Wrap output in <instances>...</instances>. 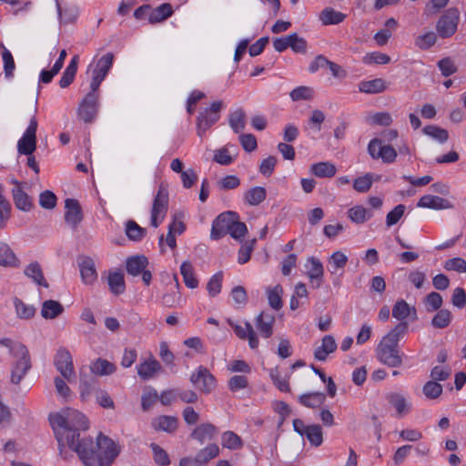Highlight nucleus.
<instances>
[{"label":"nucleus","instance_id":"09e8293b","mask_svg":"<svg viewBox=\"0 0 466 466\" xmlns=\"http://www.w3.org/2000/svg\"><path fill=\"white\" fill-rule=\"evenodd\" d=\"M180 273L183 277L185 285L189 289H196L198 286V280L194 275V269L192 265L185 261L180 266Z\"/></svg>","mask_w":466,"mask_h":466},{"label":"nucleus","instance_id":"e2e57ef3","mask_svg":"<svg viewBox=\"0 0 466 466\" xmlns=\"http://www.w3.org/2000/svg\"><path fill=\"white\" fill-rule=\"evenodd\" d=\"M289 96L293 101L309 100L313 96V90L310 87L301 86L294 88Z\"/></svg>","mask_w":466,"mask_h":466},{"label":"nucleus","instance_id":"2eb2a0df","mask_svg":"<svg viewBox=\"0 0 466 466\" xmlns=\"http://www.w3.org/2000/svg\"><path fill=\"white\" fill-rule=\"evenodd\" d=\"M306 276L315 288H319L324 277V266L322 262L315 257H309L304 264Z\"/></svg>","mask_w":466,"mask_h":466},{"label":"nucleus","instance_id":"0e129e2a","mask_svg":"<svg viewBox=\"0 0 466 466\" xmlns=\"http://www.w3.org/2000/svg\"><path fill=\"white\" fill-rule=\"evenodd\" d=\"M444 268L448 271H456L459 273L466 272V260L462 258H453L444 263Z\"/></svg>","mask_w":466,"mask_h":466},{"label":"nucleus","instance_id":"393cba45","mask_svg":"<svg viewBox=\"0 0 466 466\" xmlns=\"http://www.w3.org/2000/svg\"><path fill=\"white\" fill-rule=\"evenodd\" d=\"M65 219L68 225L76 228L82 220L81 208L78 202L73 198H67L65 202Z\"/></svg>","mask_w":466,"mask_h":466},{"label":"nucleus","instance_id":"79ce46f5","mask_svg":"<svg viewBox=\"0 0 466 466\" xmlns=\"http://www.w3.org/2000/svg\"><path fill=\"white\" fill-rule=\"evenodd\" d=\"M336 171V167L329 162H319L310 166V172L318 177H332Z\"/></svg>","mask_w":466,"mask_h":466},{"label":"nucleus","instance_id":"c756f323","mask_svg":"<svg viewBox=\"0 0 466 466\" xmlns=\"http://www.w3.org/2000/svg\"><path fill=\"white\" fill-rule=\"evenodd\" d=\"M20 260L6 243L0 242V266L5 268H17Z\"/></svg>","mask_w":466,"mask_h":466},{"label":"nucleus","instance_id":"bb28decb","mask_svg":"<svg viewBox=\"0 0 466 466\" xmlns=\"http://www.w3.org/2000/svg\"><path fill=\"white\" fill-rule=\"evenodd\" d=\"M24 274L36 285L48 288V283L45 279L42 267L37 261H33L25 266Z\"/></svg>","mask_w":466,"mask_h":466},{"label":"nucleus","instance_id":"a878e982","mask_svg":"<svg viewBox=\"0 0 466 466\" xmlns=\"http://www.w3.org/2000/svg\"><path fill=\"white\" fill-rule=\"evenodd\" d=\"M347 215L352 223L360 225L369 221L373 217V212L362 205H355L348 209Z\"/></svg>","mask_w":466,"mask_h":466},{"label":"nucleus","instance_id":"ea45409f","mask_svg":"<svg viewBox=\"0 0 466 466\" xmlns=\"http://www.w3.org/2000/svg\"><path fill=\"white\" fill-rule=\"evenodd\" d=\"M267 197L266 188L263 187H253L244 195L245 201L250 206H258Z\"/></svg>","mask_w":466,"mask_h":466},{"label":"nucleus","instance_id":"473e14b6","mask_svg":"<svg viewBox=\"0 0 466 466\" xmlns=\"http://www.w3.org/2000/svg\"><path fill=\"white\" fill-rule=\"evenodd\" d=\"M64 312L63 305L54 299H48L43 302L41 308V316L45 319H53Z\"/></svg>","mask_w":466,"mask_h":466},{"label":"nucleus","instance_id":"9b49d317","mask_svg":"<svg viewBox=\"0 0 466 466\" xmlns=\"http://www.w3.org/2000/svg\"><path fill=\"white\" fill-rule=\"evenodd\" d=\"M459 12L457 9L447 10L438 20L436 29L442 38L451 36L457 30Z\"/></svg>","mask_w":466,"mask_h":466},{"label":"nucleus","instance_id":"a19ab883","mask_svg":"<svg viewBox=\"0 0 466 466\" xmlns=\"http://www.w3.org/2000/svg\"><path fill=\"white\" fill-rule=\"evenodd\" d=\"M410 314L416 315L414 307H410L405 300H398L392 309V316L398 320L406 319Z\"/></svg>","mask_w":466,"mask_h":466},{"label":"nucleus","instance_id":"0eeeda50","mask_svg":"<svg viewBox=\"0 0 466 466\" xmlns=\"http://www.w3.org/2000/svg\"><path fill=\"white\" fill-rule=\"evenodd\" d=\"M54 364L60 375L69 383L76 380V371L73 358L69 350L59 348L54 359Z\"/></svg>","mask_w":466,"mask_h":466},{"label":"nucleus","instance_id":"13d9d810","mask_svg":"<svg viewBox=\"0 0 466 466\" xmlns=\"http://www.w3.org/2000/svg\"><path fill=\"white\" fill-rule=\"evenodd\" d=\"M451 321V313L448 309H441L433 317L431 320L432 326L438 329L447 327Z\"/></svg>","mask_w":466,"mask_h":466},{"label":"nucleus","instance_id":"f03ea898","mask_svg":"<svg viewBox=\"0 0 466 466\" xmlns=\"http://www.w3.org/2000/svg\"><path fill=\"white\" fill-rule=\"evenodd\" d=\"M119 451L118 445L102 433L97 435L96 441L84 437L74 451L85 466H110Z\"/></svg>","mask_w":466,"mask_h":466},{"label":"nucleus","instance_id":"7ed1b4c3","mask_svg":"<svg viewBox=\"0 0 466 466\" xmlns=\"http://www.w3.org/2000/svg\"><path fill=\"white\" fill-rule=\"evenodd\" d=\"M407 324L400 322L381 338L375 348L377 360L390 368H397L402 364V356L399 348V341L407 330Z\"/></svg>","mask_w":466,"mask_h":466},{"label":"nucleus","instance_id":"a18cd8bd","mask_svg":"<svg viewBox=\"0 0 466 466\" xmlns=\"http://www.w3.org/2000/svg\"><path fill=\"white\" fill-rule=\"evenodd\" d=\"M219 453V448L217 444H210L207 446L206 448L200 450L195 459L193 460L194 462L198 464H205L210 460L216 458Z\"/></svg>","mask_w":466,"mask_h":466},{"label":"nucleus","instance_id":"58836bf2","mask_svg":"<svg viewBox=\"0 0 466 466\" xmlns=\"http://www.w3.org/2000/svg\"><path fill=\"white\" fill-rule=\"evenodd\" d=\"M157 431H163L166 432H172L177 427V419L173 416H159L156 418L152 423Z\"/></svg>","mask_w":466,"mask_h":466},{"label":"nucleus","instance_id":"f257e3e1","mask_svg":"<svg viewBox=\"0 0 466 466\" xmlns=\"http://www.w3.org/2000/svg\"><path fill=\"white\" fill-rule=\"evenodd\" d=\"M49 422L58 443L59 453L64 459H67L66 449L74 451L81 444L85 437H81V432L88 430L89 421L81 411L66 408L51 413Z\"/></svg>","mask_w":466,"mask_h":466},{"label":"nucleus","instance_id":"c85d7f7f","mask_svg":"<svg viewBox=\"0 0 466 466\" xmlns=\"http://www.w3.org/2000/svg\"><path fill=\"white\" fill-rule=\"evenodd\" d=\"M347 15L332 7L324 8L319 15V19L323 25H333L342 23Z\"/></svg>","mask_w":466,"mask_h":466},{"label":"nucleus","instance_id":"680f3d73","mask_svg":"<svg viewBox=\"0 0 466 466\" xmlns=\"http://www.w3.org/2000/svg\"><path fill=\"white\" fill-rule=\"evenodd\" d=\"M390 61V56L388 55L380 53V52L368 53L363 57V62L367 65H370V64L386 65Z\"/></svg>","mask_w":466,"mask_h":466},{"label":"nucleus","instance_id":"4c0bfd02","mask_svg":"<svg viewBox=\"0 0 466 466\" xmlns=\"http://www.w3.org/2000/svg\"><path fill=\"white\" fill-rule=\"evenodd\" d=\"M380 179V176L373 173H366L364 176L357 177L353 182V188L360 193L370 190L374 181Z\"/></svg>","mask_w":466,"mask_h":466},{"label":"nucleus","instance_id":"774afa93","mask_svg":"<svg viewBox=\"0 0 466 466\" xmlns=\"http://www.w3.org/2000/svg\"><path fill=\"white\" fill-rule=\"evenodd\" d=\"M436 42V35L433 32H427L419 35L415 40V45L420 49H428Z\"/></svg>","mask_w":466,"mask_h":466},{"label":"nucleus","instance_id":"dca6fc26","mask_svg":"<svg viewBox=\"0 0 466 466\" xmlns=\"http://www.w3.org/2000/svg\"><path fill=\"white\" fill-rule=\"evenodd\" d=\"M228 323L234 329L235 334L241 339H248V346L252 350H257L259 344L258 337L254 331L249 322L239 324L232 319H228Z\"/></svg>","mask_w":466,"mask_h":466},{"label":"nucleus","instance_id":"ddd939ff","mask_svg":"<svg viewBox=\"0 0 466 466\" xmlns=\"http://www.w3.org/2000/svg\"><path fill=\"white\" fill-rule=\"evenodd\" d=\"M293 428L300 436L306 437L313 446L318 447L323 441L322 429L319 425L306 426L301 420L296 419L293 420Z\"/></svg>","mask_w":466,"mask_h":466},{"label":"nucleus","instance_id":"b1692460","mask_svg":"<svg viewBox=\"0 0 466 466\" xmlns=\"http://www.w3.org/2000/svg\"><path fill=\"white\" fill-rule=\"evenodd\" d=\"M78 265L83 283L85 285H93L97 279L94 260L90 258H84Z\"/></svg>","mask_w":466,"mask_h":466},{"label":"nucleus","instance_id":"1a4fd4ad","mask_svg":"<svg viewBox=\"0 0 466 466\" xmlns=\"http://www.w3.org/2000/svg\"><path fill=\"white\" fill-rule=\"evenodd\" d=\"M368 152L373 159H381L384 163H392L397 151L389 145H382V139L372 138L368 145Z\"/></svg>","mask_w":466,"mask_h":466},{"label":"nucleus","instance_id":"4d7b16f0","mask_svg":"<svg viewBox=\"0 0 466 466\" xmlns=\"http://www.w3.org/2000/svg\"><path fill=\"white\" fill-rule=\"evenodd\" d=\"M158 394L157 391L151 388L147 387L144 390V392L141 397V406L144 410H147L152 407V405L157 400Z\"/></svg>","mask_w":466,"mask_h":466},{"label":"nucleus","instance_id":"2f4dec72","mask_svg":"<svg viewBox=\"0 0 466 466\" xmlns=\"http://www.w3.org/2000/svg\"><path fill=\"white\" fill-rule=\"evenodd\" d=\"M56 5L61 23L69 24L76 21L79 15V7L76 5H68L62 8L59 2L56 1Z\"/></svg>","mask_w":466,"mask_h":466},{"label":"nucleus","instance_id":"de8ad7c7","mask_svg":"<svg viewBox=\"0 0 466 466\" xmlns=\"http://www.w3.org/2000/svg\"><path fill=\"white\" fill-rule=\"evenodd\" d=\"M282 294L283 289L279 284L267 289L268 301L273 309L279 310L282 308Z\"/></svg>","mask_w":466,"mask_h":466},{"label":"nucleus","instance_id":"7c9ffc66","mask_svg":"<svg viewBox=\"0 0 466 466\" xmlns=\"http://www.w3.org/2000/svg\"><path fill=\"white\" fill-rule=\"evenodd\" d=\"M217 433L218 431L214 425L210 423H205L198 426L193 431L191 436L200 443H204L205 441L213 440Z\"/></svg>","mask_w":466,"mask_h":466},{"label":"nucleus","instance_id":"5701e85b","mask_svg":"<svg viewBox=\"0 0 466 466\" xmlns=\"http://www.w3.org/2000/svg\"><path fill=\"white\" fill-rule=\"evenodd\" d=\"M337 342L332 335H325L319 346L314 350V358L319 361H325L329 355L337 350Z\"/></svg>","mask_w":466,"mask_h":466},{"label":"nucleus","instance_id":"c03bdc74","mask_svg":"<svg viewBox=\"0 0 466 466\" xmlns=\"http://www.w3.org/2000/svg\"><path fill=\"white\" fill-rule=\"evenodd\" d=\"M147 263L145 256L131 257L127 260V270L130 275L137 276L146 268Z\"/></svg>","mask_w":466,"mask_h":466},{"label":"nucleus","instance_id":"052dcab7","mask_svg":"<svg viewBox=\"0 0 466 466\" xmlns=\"http://www.w3.org/2000/svg\"><path fill=\"white\" fill-rule=\"evenodd\" d=\"M256 244V239L245 242L238 250V262L241 265L247 263L251 256Z\"/></svg>","mask_w":466,"mask_h":466},{"label":"nucleus","instance_id":"e433bc0d","mask_svg":"<svg viewBox=\"0 0 466 466\" xmlns=\"http://www.w3.org/2000/svg\"><path fill=\"white\" fill-rule=\"evenodd\" d=\"M107 283L110 291L115 295L122 294L125 291L124 275L121 271H109Z\"/></svg>","mask_w":466,"mask_h":466},{"label":"nucleus","instance_id":"864d4df0","mask_svg":"<svg viewBox=\"0 0 466 466\" xmlns=\"http://www.w3.org/2000/svg\"><path fill=\"white\" fill-rule=\"evenodd\" d=\"M146 230L137 223L129 220L126 224V234L132 241H140L145 236Z\"/></svg>","mask_w":466,"mask_h":466},{"label":"nucleus","instance_id":"423d86ee","mask_svg":"<svg viewBox=\"0 0 466 466\" xmlns=\"http://www.w3.org/2000/svg\"><path fill=\"white\" fill-rule=\"evenodd\" d=\"M222 107L221 101L213 102L209 107L200 112L197 118V134L199 137H203L206 132L218 121L219 111Z\"/></svg>","mask_w":466,"mask_h":466},{"label":"nucleus","instance_id":"6e6d98bb","mask_svg":"<svg viewBox=\"0 0 466 466\" xmlns=\"http://www.w3.org/2000/svg\"><path fill=\"white\" fill-rule=\"evenodd\" d=\"M406 211V206L403 204L397 205L392 210H390L386 216V225L390 228L396 225L401 218L404 216Z\"/></svg>","mask_w":466,"mask_h":466},{"label":"nucleus","instance_id":"37998d69","mask_svg":"<svg viewBox=\"0 0 466 466\" xmlns=\"http://www.w3.org/2000/svg\"><path fill=\"white\" fill-rule=\"evenodd\" d=\"M13 305L16 317L21 319H29L35 316V309L34 306L22 301L18 298L13 299Z\"/></svg>","mask_w":466,"mask_h":466},{"label":"nucleus","instance_id":"412c9836","mask_svg":"<svg viewBox=\"0 0 466 466\" xmlns=\"http://www.w3.org/2000/svg\"><path fill=\"white\" fill-rule=\"evenodd\" d=\"M274 323L275 316L268 311H262L255 319L256 328L264 339H268L272 336Z\"/></svg>","mask_w":466,"mask_h":466},{"label":"nucleus","instance_id":"5fc2aeb1","mask_svg":"<svg viewBox=\"0 0 466 466\" xmlns=\"http://www.w3.org/2000/svg\"><path fill=\"white\" fill-rule=\"evenodd\" d=\"M299 400L304 406L309 408H316L324 402L325 394L321 392H312L300 396Z\"/></svg>","mask_w":466,"mask_h":466},{"label":"nucleus","instance_id":"338daca9","mask_svg":"<svg viewBox=\"0 0 466 466\" xmlns=\"http://www.w3.org/2000/svg\"><path fill=\"white\" fill-rule=\"evenodd\" d=\"M367 121L370 124H376L380 126H390L392 122L391 116L387 112H378L370 114L367 117Z\"/></svg>","mask_w":466,"mask_h":466},{"label":"nucleus","instance_id":"20e7f679","mask_svg":"<svg viewBox=\"0 0 466 466\" xmlns=\"http://www.w3.org/2000/svg\"><path fill=\"white\" fill-rule=\"evenodd\" d=\"M0 346L6 349L12 358L11 381L18 384L31 369L29 351L25 345L9 338L1 339Z\"/></svg>","mask_w":466,"mask_h":466},{"label":"nucleus","instance_id":"9d476101","mask_svg":"<svg viewBox=\"0 0 466 466\" xmlns=\"http://www.w3.org/2000/svg\"><path fill=\"white\" fill-rule=\"evenodd\" d=\"M98 110V93L91 90L79 105L77 114L81 120L86 123L92 122Z\"/></svg>","mask_w":466,"mask_h":466},{"label":"nucleus","instance_id":"603ef678","mask_svg":"<svg viewBox=\"0 0 466 466\" xmlns=\"http://www.w3.org/2000/svg\"><path fill=\"white\" fill-rule=\"evenodd\" d=\"M247 232L248 228L246 224L239 221V217L237 214V218L236 219H233L228 234H229L234 239L241 242Z\"/></svg>","mask_w":466,"mask_h":466},{"label":"nucleus","instance_id":"c9c22d12","mask_svg":"<svg viewBox=\"0 0 466 466\" xmlns=\"http://www.w3.org/2000/svg\"><path fill=\"white\" fill-rule=\"evenodd\" d=\"M228 124L235 133L242 132L246 127V114L244 110L237 108L231 111L228 116Z\"/></svg>","mask_w":466,"mask_h":466},{"label":"nucleus","instance_id":"cd10ccee","mask_svg":"<svg viewBox=\"0 0 466 466\" xmlns=\"http://www.w3.org/2000/svg\"><path fill=\"white\" fill-rule=\"evenodd\" d=\"M348 256L340 250L333 252L328 258V270L331 275H336L343 269L348 262ZM342 273H340L341 275Z\"/></svg>","mask_w":466,"mask_h":466},{"label":"nucleus","instance_id":"69168bd1","mask_svg":"<svg viewBox=\"0 0 466 466\" xmlns=\"http://www.w3.org/2000/svg\"><path fill=\"white\" fill-rule=\"evenodd\" d=\"M269 376L275 384V386L283 392L289 391V386L288 380L283 378L279 372V370L275 368L271 369L269 371Z\"/></svg>","mask_w":466,"mask_h":466},{"label":"nucleus","instance_id":"4468645a","mask_svg":"<svg viewBox=\"0 0 466 466\" xmlns=\"http://www.w3.org/2000/svg\"><path fill=\"white\" fill-rule=\"evenodd\" d=\"M237 213L233 211L223 212L212 222L210 238L218 240L228 234L233 219H236Z\"/></svg>","mask_w":466,"mask_h":466},{"label":"nucleus","instance_id":"aec40b11","mask_svg":"<svg viewBox=\"0 0 466 466\" xmlns=\"http://www.w3.org/2000/svg\"><path fill=\"white\" fill-rule=\"evenodd\" d=\"M136 368L138 376L143 380L154 378L162 369L160 363L152 356L142 360Z\"/></svg>","mask_w":466,"mask_h":466},{"label":"nucleus","instance_id":"bf43d9fd","mask_svg":"<svg viewBox=\"0 0 466 466\" xmlns=\"http://www.w3.org/2000/svg\"><path fill=\"white\" fill-rule=\"evenodd\" d=\"M222 280V272H218L210 278L207 285V289L210 296L214 297L221 291Z\"/></svg>","mask_w":466,"mask_h":466},{"label":"nucleus","instance_id":"f8f14e48","mask_svg":"<svg viewBox=\"0 0 466 466\" xmlns=\"http://www.w3.org/2000/svg\"><path fill=\"white\" fill-rule=\"evenodd\" d=\"M36 129L37 121L35 116L30 119L29 125L24 132L22 137L17 142V150L23 155H31L36 147Z\"/></svg>","mask_w":466,"mask_h":466},{"label":"nucleus","instance_id":"3c124183","mask_svg":"<svg viewBox=\"0 0 466 466\" xmlns=\"http://www.w3.org/2000/svg\"><path fill=\"white\" fill-rule=\"evenodd\" d=\"M423 133L439 143H444L449 138V134L446 129L434 125L426 126L423 128Z\"/></svg>","mask_w":466,"mask_h":466},{"label":"nucleus","instance_id":"4be33fe9","mask_svg":"<svg viewBox=\"0 0 466 466\" xmlns=\"http://www.w3.org/2000/svg\"><path fill=\"white\" fill-rule=\"evenodd\" d=\"M417 207L434 210H442L451 208L452 204L448 199L438 196L424 195L419 199Z\"/></svg>","mask_w":466,"mask_h":466},{"label":"nucleus","instance_id":"a211bd4d","mask_svg":"<svg viewBox=\"0 0 466 466\" xmlns=\"http://www.w3.org/2000/svg\"><path fill=\"white\" fill-rule=\"evenodd\" d=\"M14 184L12 195L15 207L25 212L30 211L33 207V200L25 191L27 185L16 180L14 181Z\"/></svg>","mask_w":466,"mask_h":466},{"label":"nucleus","instance_id":"f3484780","mask_svg":"<svg viewBox=\"0 0 466 466\" xmlns=\"http://www.w3.org/2000/svg\"><path fill=\"white\" fill-rule=\"evenodd\" d=\"M191 382L198 390L208 393L216 387V380L208 369L200 366L190 377Z\"/></svg>","mask_w":466,"mask_h":466},{"label":"nucleus","instance_id":"39448f33","mask_svg":"<svg viewBox=\"0 0 466 466\" xmlns=\"http://www.w3.org/2000/svg\"><path fill=\"white\" fill-rule=\"evenodd\" d=\"M114 55L110 52L103 55L100 58H94L93 62L89 65L88 69L92 71V79L90 82V89L97 91L99 86L107 76L110 68L113 66Z\"/></svg>","mask_w":466,"mask_h":466},{"label":"nucleus","instance_id":"f704fd0d","mask_svg":"<svg viewBox=\"0 0 466 466\" xmlns=\"http://www.w3.org/2000/svg\"><path fill=\"white\" fill-rule=\"evenodd\" d=\"M173 14V8L170 4L165 3L157 8L150 9L148 21L151 24L159 23L166 20Z\"/></svg>","mask_w":466,"mask_h":466},{"label":"nucleus","instance_id":"6e6552de","mask_svg":"<svg viewBox=\"0 0 466 466\" xmlns=\"http://www.w3.org/2000/svg\"><path fill=\"white\" fill-rule=\"evenodd\" d=\"M168 206V194L164 187H159L157 193L153 200L151 208L150 224L157 228L164 220Z\"/></svg>","mask_w":466,"mask_h":466},{"label":"nucleus","instance_id":"6ab92c4d","mask_svg":"<svg viewBox=\"0 0 466 466\" xmlns=\"http://www.w3.org/2000/svg\"><path fill=\"white\" fill-rule=\"evenodd\" d=\"M386 399L396 410L398 417H403L407 415L411 410V402L410 399L403 393L390 392L387 394Z\"/></svg>","mask_w":466,"mask_h":466},{"label":"nucleus","instance_id":"8fccbe9b","mask_svg":"<svg viewBox=\"0 0 466 466\" xmlns=\"http://www.w3.org/2000/svg\"><path fill=\"white\" fill-rule=\"evenodd\" d=\"M222 446L229 450H238L242 448L243 442L241 438L233 431H226L221 438Z\"/></svg>","mask_w":466,"mask_h":466},{"label":"nucleus","instance_id":"72a5a7b5","mask_svg":"<svg viewBox=\"0 0 466 466\" xmlns=\"http://www.w3.org/2000/svg\"><path fill=\"white\" fill-rule=\"evenodd\" d=\"M387 88V83L382 78L362 81L359 85L360 92L365 94H377L383 92Z\"/></svg>","mask_w":466,"mask_h":466},{"label":"nucleus","instance_id":"49530a36","mask_svg":"<svg viewBox=\"0 0 466 466\" xmlns=\"http://www.w3.org/2000/svg\"><path fill=\"white\" fill-rule=\"evenodd\" d=\"M91 370L96 375L106 376L116 371V366L106 360L97 359L92 363Z\"/></svg>","mask_w":466,"mask_h":466}]
</instances>
